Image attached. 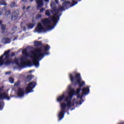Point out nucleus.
<instances>
[{"mask_svg": "<svg viewBox=\"0 0 124 124\" xmlns=\"http://www.w3.org/2000/svg\"><path fill=\"white\" fill-rule=\"evenodd\" d=\"M3 9L4 10H5V9H6V7H3Z\"/></svg>", "mask_w": 124, "mask_h": 124, "instance_id": "47", "label": "nucleus"}, {"mask_svg": "<svg viewBox=\"0 0 124 124\" xmlns=\"http://www.w3.org/2000/svg\"><path fill=\"white\" fill-rule=\"evenodd\" d=\"M0 99L1 100H3V99H7V100H9L10 99V97L7 95L5 92H3L2 93L0 94Z\"/></svg>", "mask_w": 124, "mask_h": 124, "instance_id": "11", "label": "nucleus"}, {"mask_svg": "<svg viewBox=\"0 0 124 124\" xmlns=\"http://www.w3.org/2000/svg\"><path fill=\"white\" fill-rule=\"evenodd\" d=\"M81 0H78V1H81Z\"/></svg>", "mask_w": 124, "mask_h": 124, "instance_id": "51", "label": "nucleus"}, {"mask_svg": "<svg viewBox=\"0 0 124 124\" xmlns=\"http://www.w3.org/2000/svg\"><path fill=\"white\" fill-rule=\"evenodd\" d=\"M35 86H36V82H30L29 84H28V86L25 89L26 92L27 93H31L32 90H33V89L35 88Z\"/></svg>", "mask_w": 124, "mask_h": 124, "instance_id": "6", "label": "nucleus"}, {"mask_svg": "<svg viewBox=\"0 0 124 124\" xmlns=\"http://www.w3.org/2000/svg\"><path fill=\"white\" fill-rule=\"evenodd\" d=\"M46 15L48 17L51 15V13H50V11H49V10H46Z\"/></svg>", "mask_w": 124, "mask_h": 124, "instance_id": "27", "label": "nucleus"}, {"mask_svg": "<svg viewBox=\"0 0 124 124\" xmlns=\"http://www.w3.org/2000/svg\"><path fill=\"white\" fill-rule=\"evenodd\" d=\"M81 91L82 92L83 95H87V94L90 93V87H84L81 89Z\"/></svg>", "mask_w": 124, "mask_h": 124, "instance_id": "12", "label": "nucleus"}, {"mask_svg": "<svg viewBox=\"0 0 124 124\" xmlns=\"http://www.w3.org/2000/svg\"><path fill=\"white\" fill-rule=\"evenodd\" d=\"M2 24V21H0V25H1Z\"/></svg>", "mask_w": 124, "mask_h": 124, "instance_id": "48", "label": "nucleus"}, {"mask_svg": "<svg viewBox=\"0 0 124 124\" xmlns=\"http://www.w3.org/2000/svg\"><path fill=\"white\" fill-rule=\"evenodd\" d=\"M11 7H17V4L15 2H12L10 4Z\"/></svg>", "mask_w": 124, "mask_h": 124, "instance_id": "24", "label": "nucleus"}, {"mask_svg": "<svg viewBox=\"0 0 124 124\" xmlns=\"http://www.w3.org/2000/svg\"><path fill=\"white\" fill-rule=\"evenodd\" d=\"M41 23L44 27H47V26H49L51 23V20H50L49 18H46L41 20Z\"/></svg>", "mask_w": 124, "mask_h": 124, "instance_id": "10", "label": "nucleus"}, {"mask_svg": "<svg viewBox=\"0 0 124 124\" xmlns=\"http://www.w3.org/2000/svg\"><path fill=\"white\" fill-rule=\"evenodd\" d=\"M31 8V6H29L26 8V10H29Z\"/></svg>", "mask_w": 124, "mask_h": 124, "instance_id": "37", "label": "nucleus"}, {"mask_svg": "<svg viewBox=\"0 0 124 124\" xmlns=\"http://www.w3.org/2000/svg\"><path fill=\"white\" fill-rule=\"evenodd\" d=\"M77 97H78V98H80V94H77Z\"/></svg>", "mask_w": 124, "mask_h": 124, "instance_id": "38", "label": "nucleus"}, {"mask_svg": "<svg viewBox=\"0 0 124 124\" xmlns=\"http://www.w3.org/2000/svg\"><path fill=\"white\" fill-rule=\"evenodd\" d=\"M35 31L37 32H42V31H46L47 30L42 26L41 23H39L35 28Z\"/></svg>", "mask_w": 124, "mask_h": 124, "instance_id": "8", "label": "nucleus"}, {"mask_svg": "<svg viewBox=\"0 0 124 124\" xmlns=\"http://www.w3.org/2000/svg\"><path fill=\"white\" fill-rule=\"evenodd\" d=\"M9 82L11 83V84H13V83H14V78H13L12 77H10L9 78Z\"/></svg>", "mask_w": 124, "mask_h": 124, "instance_id": "29", "label": "nucleus"}, {"mask_svg": "<svg viewBox=\"0 0 124 124\" xmlns=\"http://www.w3.org/2000/svg\"><path fill=\"white\" fill-rule=\"evenodd\" d=\"M41 16H42L41 14H38L36 16V19H40V18H41Z\"/></svg>", "mask_w": 124, "mask_h": 124, "instance_id": "32", "label": "nucleus"}, {"mask_svg": "<svg viewBox=\"0 0 124 124\" xmlns=\"http://www.w3.org/2000/svg\"><path fill=\"white\" fill-rule=\"evenodd\" d=\"M11 73V72H7L6 73V74H10Z\"/></svg>", "mask_w": 124, "mask_h": 124, "instance_id": "43", "label": "nucleus"}, {"mask_svg": "<svg viewBox=\"0 0 124 124\" xmlns=\"http://www.w3.org/2000/svg\"><path fill=\"white\" fill-rule=\"evenodd\" d=\"M37 3V8H41L44 6V1L43 0H36Z\"/></svg>", "mask_w": 124, "mask_h": 124, "instance_id": "13", "label": "nucleus"}, {"mask_svg": "<svg viewBox=\"0 0 124 124\" xmlns=\"http://www.w3.org/2000/svg\"><path fill=\"white\" fill-rule=\"evenodd\" d=\"M30 72H31V71H30Z\"/></svg>", "mask_w": 124, "mask_h": 124, "instance_id": "52", "label": "nucleus"}, {"mask_svg": "<svg viewBox=\"0 0 124 124\" xmlns=\"http://www.w3.org/2000/svg\"><path fill=\"white\" fill-rule=\"evenodd\" d=\"M25 94V91L23 88H19L17 90V96L19 97H22V96H24Z\"/></svg>", "mask_w": 124, "mask_h": 124, "instance_id": "14", "label": "nucleus"}, {"mask_svg": "<svg viewBox=\"0 0 124 124\" xmlns=\"http://www.w3.org/2000/svg\"><path fill=\"white\" fill-rule=\"evenodd\" d=\"M34 45L35 47H40V46H43L42 41H35L34 43Z\"/></svg>", "mask_w": 124, "mask_h": 124, "instance_id": "16", "label": "nucleus"}, {"mask_svg": "<svg viewBox=\"0 0 124 124\" xmlns=\"http://www.w3.org/2000/svg\"><path fill=\"white\" fill-rule=\"evenodd\" d=\"M0 4L1 5H4V6H6L7 5V4L6 3V2L4 1V0H2L0 1Z\"/></svg>", "mask_w": 124, "mask_h": 124, "instance_id": "25", "label": "nucleus"}, {"mask_svg": "<svg viewBox=\"0 0 124 124\" xmlns=\"http://www.w3.org/2000/svg\"><path fill=\"white\" fill-rule=\"evenodd\" d=\"M70 80L72 83L74 85H78L79 88H78L75 92V94H80V92L82 91V87H84L86 85L84 81L82 80L81 74L80 73L76 74L75 77L72 74H69Z\"/></svg>", "mask_w": 124, "mask_h": 124, "instance_id": "3", "label": "nucleus"}, {"mask_svg": "<svg viewBox=\"0 0 124 124\" xmlns=\"http://www.w3.org/2000/svg\"><path fill=\"white\" fill-rule=\"evenodd\" d=\"M65 113V111H63L62 110H61L59 114H58V118H59V121H61L62 119L64 118V114Z\"/></svg>", "mask_w": 124, "mask_h": 124, "instance_id": "15", "label": "nucleus"}, {"mask_svg": "<svg viewBox=\"0 0 124 124\" xmlns=\"http://www.w3.org/2000/svg\"><path fill=\"white\" fill-rule=\"evenodd\" d=\"M18 17H19V15H18V13H17L16 11H14L11 14V20L12 21H15L17 20Z\"/></svg>", "mask_w": 124, "mask_h": 124, "instance_id": "9", "label": "nucleus"}, {"mask_svg": "<svg viewBox=\"0 0 124 124\" xmlns=\"http://www.w3.org/2000/svg\"><path fill=\"white\" fill-rule=\"evenodd\" d=\"M45 2H49V0H44Z\"/></svg>", "mask_w": 124, "mask_h": 124, "instance_id": "42", "label": "nucleus"}, {"mask_svg": "<svg viewBox=\"0 0 124 124\" xmlns=\"http://www.w3.org/2000/svg\"><path fill=\"white\" fill-rule=\"evenodd\" d=\"M61 0V1H65V0Z\"/></svg>", "mask_w": 124, "mask_h": 124, "instance_id": "50", "label": "nucleus"}, {"mask_svg": "<svg viewBox=\"0 0 124 124\" xmlns=\"http://www.w3.org/2000/svg\"><path fill=\"white\" fill-rule=\"evenodd\" d=\"M55 0V3H57V4H59V0Z\"/></svg>", "mask_w": 124, "mask_h": 124, "instance_id": "35", "label": "nucleus"}, {"mask_svg": "<svg viewBox=\"0 0 124 124\" xmlns=\"http://www.w3.org/2000/svg\"><path fill=\"white\" fill-rule=\"evenodd\" d=\"M44 11H45V8H41L40 10L39 13H43V12H44Z\"/></svg>", "mask_w": 124, "mask_h": 124, "instance_id": "31", "label": "nucleus"}, {"mask_svg": "<svg viewBox=\"0 0 124 124\" xmlns=\"http://www.w3.org/2000/svg\"><path fill=\"white\" fill-rule=\"evenodd\" d=\"M45 55H49V52L42 53V49L41 48H38L36 49L35 53L31 56L33 65L36 67L39 66V59L42 58V60Z\"/></svg>", "mask_w": 124, "mask_h": 124, "instance_id": "4", "label": "nucleus"}, {"mask_svg": "<svg viewBox=\"0 0 124 124\" xmlns=\"http://www.w3.org/2000/svg\"><path fill=\"white\" fill-rule=\"evenodd\" d=\"M0 110H2V107H1V105L0 104Z\"/></svg>", "mask_w": 124, "mask_h": 124, "instance_id": "41", "label": "nucleus"}, {"mask_svg": "<svg viewBox=\"0 0 124 124\" xmlns=\"http://www.w3.org/2000/svg\"><path fill=\"white\" fill-rule=\"evenodd\" d=\"M1 91H2V88H0V93H1Z\"/></svg>", "mask_w": 124, "mask_h": 124, "instance_id": "44", "label": "nucleus"}, {"mask_svg": "<svg viewBox=\"0 0 124 124\" xmlns=\"http://www.w3.org/2000/svg\"><path fill=\"white\" fill-rule=\"evenodd\" d=\"M20 84H21V81L20 80H18L15 83L14 86H20Z\"/></svg>", "mask_w": 124, "mask_h": 124, "instance_id": "30", "label": "nucleus"}, {"mask_svg": "<svg viewBox=\"0 0 124 124\" xmlns=\"http://www.w3.org/2000/svg\"><path fill=\"white\" fill-rule=\"evenodd\" d=\"M77 3H78V2L75 0H73L72 3L69 1H66L62 4V6H59L58 7H57V4L55 2H52L50 3V7L52 9L50 12L54 16L51 17L50 19L53 25L56 26L58 22L60 20V17L62 15V14H60V12H62V11L65 10V8L68 9V8L74 6Z\"/></svg>", "mask_w": 124, "mask_h": 124, "instance_id": "1", "label": "nucleus"}, {"mask_svg": "<svg viewBox=\"0 0 124 124\" xmlns=\"http://www.w3.org/2000/svg\"><path fill=\"white\" fill-rule=\"evenodd\" d=\"M15 56V53L12 52L11 54V57L12 58V57H14Z\"/></svg>", "mask_w": 124, "mask_h": 124, "instance_id": "34", "label": "nucleus"}, {"mask_svg": "<svg viewBox=\"0 0 124 124\" xmlns=\"http://www.w3.org/2000/svg\"><path fill=\"white\" fill-rule=\"evenodd\" d=\"M64 97H65V96H64V95H62V96H59L58 98H57V101H58L59 102H62V101L63 99H64Z\"/></svg>", "mask_w": 124, "mask_h": 124, "instance_id": "21", "label": "nucleus"}, {"mask_svg": "<svg viewBox=\"0 0 124 124\" xmlns=\"http://www.w3.org/2000/svg\"><path fill=\"white\" fill-rule=\"evenodd\" d=\"M23 31H27V28L25 26L23 27Z\"/></svg>", "mask_w": 124, "mask_h": 124, "instance_id": "36", "label": "nucleus"}, {"mask_svg": "<svg viewBox=\"0 0 124 124\" xmlns=\"http://www.w3.org/2000/svg\"><path fill=\"white\" fill-rule=\"evenodd\" d=\"M22 53L25 56L20 58V63L19 62V59L17 58V57H15L14 61H12V59H10V58H4L3 64L6 66H8L10 65V64H14V63H15L16 65H17V66H19V67H21V68L26 67V66L31 65V62H27L28 58H27V57H29V54L27 49L22 50Z\"/></svg>", "mask_w": 124, "mask_h": 124, "instance_id": "2", "label": "nucleus"}, {"mask_svg": "<svg viewBox=\"0 0 124 124\" xmlns=\"http://www.w3.org/2000/svg\"><path fill=\"white\" fill-rule=\"evenodd\" d=\"M27 79H29V80H31V77L30 75H28L27 76Z\"/></svg>", "mask_w": 124, "mask_h": 124, "instance_id": "33", "label": "nucleus"}, {"mask_svg": "<svg viewBox=\"0 0 124 124\" xmlns=\"http://www.w3.org/2000/svg\"><path fill=\"white\" fill-rule=\"evenodd\" d=\"M10 53V50H8L7 51H5L3 53V56H5V58L7 59L8 58H10V55L9 54Z\"/></svg>", "mask_w": 124, "mask_h": 124, "instance_id": "17", "label": "nucleus"}, {"mask_svg": "<svg viewBox=\"0 0 124 124\" xmlns=\"http://www.w3.org/2000/svg\"><path fill=\"white\" fill-rule=\"evenodd\" d=\"M4 40L5 43H6V44L8 43H10L11 42V39H10V38H5L4 39Z\"/></svg>", "mask_w": 124, "mask_h": 124, "instance_id": "22", "label": "nucleus"}, {"mask_svg": "<svg viewBox=\"0 0 124 124\" xmlns=\"http://www.w3.org/2000/svg\"><path fill=\"white\" fill-rule=\"evenodd\" d=\"M3 57H4L3 54L0 57V66L3 65V62L4 61V60H3Z\"/></svg>", "mask_w": 124, "mask_h": 124, "instance_id": "19", "label": "nucleus"}, {"mask_svg": "<svg viewBox=\"0 0 124 124\" xmlns=\"http://www.w3.org/2000/svg\"><path fill=\"white\" fill-rule=\"evenodd\" d=\"M34 0H29V1H31V2H32Z\"/></svg>", "mask_w": 124, "mask_h": 124, "instance_id": "46", "label": "nucleus"}, {"mask_svg": "<svg viewBox=\"0 0 124 124\" xmlns=\"http://www.w3.org/2000/svg\"><path fill=\"white\" fill-rule=\"evenodd\" d=\"M79 104H80V105H81V104H82V101H79Z\"/></svg>", "mask_w": 124, "mask_h": 124, "instance_id": "49", "label": "nucleus"}, {"mask_svg": "<svg viewBox=\"0 0 124 124\" xmlns=\"http://www.w3.org/2000/svg\"><path fill=\"white\" fill-rule=\"evenodd\" d=\"M50 47L49 45L47 44L46 46H44V50L46 51L47 52L50 50Z\"/></svg>", "mask_w": 124, "mask_h": 124, "instance_id": "20", "label": "nucleus"}, {"mask_svg": "<svg viewBox=\"0 0 124 124\" xmlns=\"http://www.w3.org/2000/svg\"><path fill=\"white\" fill-rule=\"evenodd\" d=\"M68 95L69 96L67 97H69V100L72 99V97H73V95H75V90L72 88L71 85H69L68 87Z\"/></svg>", "mask_w": 124, "mask_h": 124, "instance_id": "7", "label": "nucleus"}, {"mask_svg": "<svg viewBox=\"0 0 124 124\" xmlns=\"http://www.w3.org/2000/svg\"><path fill=\"white\" fill-rule=\"evenodd\" d=\"M65 101L67 102L66 104H65L64 102L61 104V111H63L64 112H65V109H66V107H67V108H71V107H73L75 105L74 103H72L71 100H69V97H66L65 99Z\"/></svg>", "mask_w": 124, "mask_h": 124, "instance_id": "5", "label": "nucleus"}, {"mask_svg": "<svg viewBox=\"0 0 124 124\" xmlns=\"http://www.w3.org/2000/svg\"><path fill=\"white\" fill-rule=\"evenodd\" d=\"M46 30H52V29H54V26H52V25H49V26H46Z\"/></svg>", "mask_w": 124, "mask_h": 124, "instance_id": "26", "label": "nucleus"}, {"mask_svg": "<svg viewBox=\"0 0 124 124\" xmlns=\"http://www.w3.org/2000/svg\"><path fill=\"white\" fill-rule=\"evenodd\" d=\"M11 13V11L10 10H8L7 11H6V12L5 13V16L6 17H7L9 16V15H10V14Z\"/></svg>", "mask_w": 124, "mask_h": 124, "instance_id": "23", "label": "nucleus"}, {"mask_svg": "<svg viewBox=\"0 0 124 124\" xmlns=\"http://www.w3.org/2000/svg\"><path fill=\"white\" fill-rule=\"evenodd\" d=\"M1 29L2 31H4L5 29H6V25L4 24H1Z\"/></svg>", "mask_w": 124, "mask_h": 124, "instance_id": "28", "label": "nucleus"}, {"mask_svg": "<svg viewBox=\"0 0 124 124\" xmlns=\"http://www.w3.org/2000/svg\"><path fill=\"white\" fill-rule=\"evenodd\" d=\"M83 96H84V95H83V93H82V94L80 95V99H82V98H83Z\"/></svg>", "mask_w": 124, "mask_h": 124, "instance_id": "39", "label": "nucleus"}, {"mask_svg": "<svg viewBox=\"0 0 124 124\" xmlns=\"http://www.w3.org/2000/svg\"><path fill=\"white\" fill-rule=\"evenodd\" d=\"M22 1L23 2H27V1H28V0H22Z\"/></svg>", "mask_w": 124, "mask_h": 124, "instance_id": "40", "label": "nucleus"}, {"mask_svg": "<svg viewBox=\"0 0 124 124\" xmlns=\"http://www.w3.org/2000/svg\"><path fill=\"white\" fill-rule=\"evenodd\" d=\"M23 9H24V10H25L26 9V6H23Z\"/></svg>", "mask_w": 124, "mask_h": 124, "instance_id": "45", "label": "nucleus"}, {"mask_svg": "<svg viewBox=\"0 0 124 124\" xmlns=\"http://www.w3.org/2000/svg\"><path fill=\"white\" fill-rule=\"evenodd\" d=\"M28 29L29 30H31L32 29L34 28V24L30 23L27 25Z\"/></svg>", "mask_w": 124, "mask_h": 124, "instance_id": "18", "label": "nucleus"}]
</instances>
